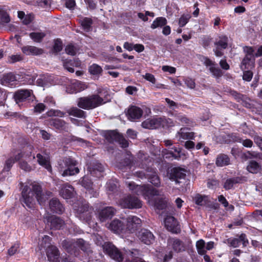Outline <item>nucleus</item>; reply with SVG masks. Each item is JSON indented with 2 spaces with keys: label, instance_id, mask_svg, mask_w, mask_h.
I'll use <instances>...</instances> for the list:
<instances>
[{
  "label": "nucleus",
  "instance_id": "f257e3e1",
  "mask_svg": "<svg viewBox=\"0 0 262 262\" xmlns=\"http://www.w3.org/2000/svg\"><path fill=\"white\" fill-rule=\"evenodd\" d=\"M77 164L78 162L73 158L65 157L59 164V171L63 177L74 175L79 172Z\"/></svg>",
  "mask_w": 262,
  "mask_h": 262
},
{
  "label": "nucleus",
  "instance_id": "f03ea898",
  "mask_svg": "<svg viewBox=\"0 0 262 262\" xmlns=\"http://www.w3.org/2000/svg\"><path fill=\"white\" fill-rule=\"evenodd\" d=\"M105 102L98 95H92L88 97L80 98L78 101V106L84 110H91L96 108Z\"/></svg>",
  "mask_w": 262,
  "mask_h": 262
},
{
  "label": "nucleus",
  "instance_id": "7ed1b4c3",
  "mask_svg": "<svg viewBox=\"0 0 262 262\" xmlns=\"http://www.w3.org/2000/svg\"><path fill=\"white\" fill-rule=\"evenodd\" d=\"M173 125L171 119L165 117H156L147 119L142 123L143 128L156 129L159 127H166Z\"/></svg>",
  "mask_w": 262,
  "mask_h": 262
},
{
  "label": "nucleus",
  "instance_id": "20e7f679",
  "mask_svg": "<svg viewBox=\"0 0 262 262\" xmlns=\"http://www.w3.org/2000/svg\"><path fill=\"white\" fill-rule=\"evenodd\" d=\"M119 205L123 208L139 209L142 207V203L137 196L130 194L123 196L118 201Z\"/></svg>",
  "mask_w": 262,
  "mask_h": 262
},
{
  "label": "nucleus",
  "instance_id": "39448f33",
  "mask_svg": "<svg viewBox=\"0 0 262 262\" xmlns=\"http://www.w3.org/2000/svg\"><path fill=\"white\" fill-rule=\"evenodd\" d=\"M74 208L76 211V216L80 220L86 222L91 220L92 208L86 202H78L75 204Z\"/></svg>",
  "mask_w": 262,
  "mask_h": 262
},
{
  "label": "nucleus",
  "instance_id": "423d86ee",
  "mask_svg": "<svg viewBox=\"0 0 262 262\" xmlns=\"http://www.w3.org/2000/svg\"><path fill=\"white\" fill-rule=\"evenodd\" d=\"M63 247L67 250L69 253H72L74 248H80L82 251L87 253L91 252L89 250L88 244L82 239H78L76 242L64 240L62 242Z\"/></svg>",
  "mask_w": 262,
  "mask_h": 262
},
{
  "label": "nucleus",
  "instance_id": "0eeeda50",
  "mask_svg": "<svg viewBox=\"0 0 262 262\" xmlns=\"http://www.w3.org/2000/svg\"><path fill=\"white\" fill-rule=\"evenodd\" d=\"M22 198L20 200L21 203L25 206L29 208L34 207L35 204V193L32 189V187L30 188L28 186H25L21 192Z\"/></svg>",
  "mask_w": 262,
  "mask_h": 262
},
{
  "label": "nucleus",
  "instance_id": "6e6552de",
  "mask_svg": "<svg viewBox=\"0 0 262 262\" xmlns=\"http://www.w3.org/2000/svg\"><path fill=\"white\" fill-rule=\"evenodd\" d=\"M104 251L110 257L118 262H121L123 259L122 254L120 251L112 243H105L103 245Z\"/></svg>",
  "mask_w": 262,
  "mask_h": 262
},
{
  "label": "nucleus",
  "instance_id": "1a4fd4ad",
  "mask_svg": "<svg viewBox=\"0 0 262 262\" xmlns=\"http://www.w3.org/2000/svg\"><path fill=\"white\" fill-rule=\"evenodd\" d=\"M125 232L128 231L133 233L136 231L141 225V220L135 215H129L126 219Z\"/></svg>",
  "mask_w": 262,
  "mask_h": 262
},
{
  "label": "nucleus",
  "instance_id": "9d476101",
  "mask_svg": "<svg viewBox=\"0 0 262 262\" xmlns=\"http://www.w3.org/2000/svg\"><path fill=\"white\" fill-rule=\"evenodd\" d=\"M164 224L166 229L172 233H178L181 230L178 221L173 216H167L164 220Z\"/></svg>",
  "mask_w": 262,
  "mask_h": 262
},
{
  "label": "nucleus",
  "instance_id": "9b49d317",
  "mask_svg": "<svg viewBox=\"0 0 262 262\" xmlns=\"http://www.w3.org/2000/svg\"><path fill=\"white\" fill-rule=\"evenodd\" d=\"M47 222L51 229L59 230L64 225V222L55 215L47 216Z\"/></svg>",
  "mask_w": 262,
  "mask_h": 262
},
{
  "label": "nucleus",
  "instance_id": "f8f14e48",
  "mask_svg": "<svg viewBox=\"0 0 262 262\" xmlns=\"http://www.w3.org/2000/svg\"><path fill=\"white\" fill-rule=\"evenodd\" d=\"M202 61L204 64L208 68V70L214 76L219 77L222 76V73L221 70L216 66V64L214 61L206 57H203Z\"/></svg>",
  "mask_w": 262,
  "mask_h": 262
},
{
  "label": "nucleus",
  "instance_id": "ddd939ff",
  "mask_svg": "<svg viewBox=\"0 0 262 262\" xmlns=\"http://www.w3.org/2000/svg\"><path fill=\"white\" fill-rule=\"evenodd\" d=\"M116 209L113 207H106L98 212V218L101 222L111 219L115 214Z\"/></svg>",
  "mask_w": 262,
  "mask_h": 262
},
{
  "label": "nucleus",
  "instance_id": "4468645a",
  "mask_svg": "<svg viewBox=\"0 0 262 262\" xmlns=\"http://www.w3.org/2000/svg\"><path fill=\"white\" fill-rule=\"evenodd\" d=\"M168 246L171 248L176 252L185 251V247L184 243L177 238H169L167 241Z\"/></svg>",
  "mask_w": 262,
  "mask_h": 262
},
{
  "label": "nucleus",
  "instance_id": "2eb2a0df",
  "mask_svg": "<svg viewBox=\"0 0 262 262\" xmlns=\"http://www.w3.org/2000/svg\"><path fill=\"white\" fill-rule=\"evenodd\" d=\"M86 88L85 84L76 80L71 81V83L67 88V92L70 94L76 93L84 90Z\"/></svg>",
  "mask_w": 262,
  "mask_h": 262
},
{
  "label": "nucleus",
  "instance_id": "dca6fc26",
  "mask_svg": "<svg viewBox=\"0 0 262 262\" xmlns=\"http://www.w3.org/2000/svg\"><path fill=\"white\" fill-rule=\"evenodd\" d=\"M138 237L144 244L150 245L155 240L153 234L148 230L143 229L138 233Z\"/></svg>",
  "mask_w": 262,
  "mask_h": 262
},
{
  "label": "nucleus",
  "instance_id": "f3484780",
  "mask_svg": "<svg viewBox=\"0 0 262 262\" xmlns=\"http://www.w3.org/2000/svg\"><path fill=\"white\" fill-rule=\"evenodd\" d=\"M184 172V170L180 168H173L168 172L169 178L172 181H174L176 183H179V179H183L186 176Z\"/></svg>",
  "mask_w": 262,
  "mask_h": 262
},
{
  "label": "nucleus",
  "instance_id": "a211bd4d",
  "mask_svg": "<svg viewBox=\"0 0 262 262\" xmlns=\"http://www.w3.org/2000/svg\"><path fill=\"white\" fill-rule=\"evenodd\" d=\"M46 254L50 262H59V252L55 246H50L46 249Z\"/></svg>",
  "mask_w": 262,
  "mask_h": 262
},
{
  "label": "nucleus",
  "instance_id": "6ab92c4d",
  "mask_svg": "<svg viewBox=\"0 0 262 262\" xmlns=\"http://www.w3.org/2000/svg\"><path fill=\"white\" fill-rule=\"evenodd\" d=\"M32 91L28 90H21L16 92L14 95V99L17 103L23 101L32 97Z\"/></svg>",
  "mask_w": 262,
  "mask_h": 262
},
{
  "label": "nucleus",
  "instance_id": "aec40b11",
  "mask_svg": "<svg viewBox=\"0 0 262 262\" xmlns=\"http://www.w3.org/2000/svg\"><path fill=\"white\" fill-rule=\"evenodd\" d=\"M1 83L3 85L8 86H14L16 81L15 75L12 73H8L3 75L1 78Z\"/></svg>",
  "mask_w": 262,
  "mask_h": 262
},
{
  "label": "nucleus",
  "instance_id": "412c9836",
  "mask_svg": "<svg viewBox=\"0 0 262 262\" xmlns=\"http://www.w3.org/2000/svg\"><path fill=\"white\" fill-rule=\"evenodd\" d=\"M60 195L65 199L72 198L74 195V188L68 183L62 185Z\"/></svg>",
  "mask_w": 262,
  "mask_h": 262
},
{
  "label": "nucleus",
  "instance_id": "4be33fe9",
  "mask_svg": "<svg viewBox=\"0 0 262 262\" xmlns=\"http://www.w3.org/2000/svg\"><path fill=\"white\" fill-rule=\"evenodd\" d=\"M32 189L35 193V198L38 204L43 205L47 198L45 195L42 194L40 186L36 184H33Z\"/></svg>",
  "mask_w": 262,
  "mask_h": 262
},
{
  "label": "nucleus",
  "instance_id": "5701e85b",
  "mask_svg": "<svg viewBox=\"0 0 262 262\" xmlns=\"http://www.w3.org/2000/svg\"><path fill=\"white\" fill-rule=\"evenodd\" d=\"M142 114L143 111L140 107L132 106L128 110L127 117L129 120L133 121L140 118Z\"/></svg>",
  "mask_w": 262,
  "mask_h": 262
},
{
  "label": "nucleus",
  "instance_id": "b1692460",
  "mask_svg": "<svg viewBox=\"0 0 262 262\" xmlns=\"http://www.w3.org/2000/svg\"><path fill=\"white\" fill-rule=\"evenodd\" d=\"M246 178L244 177H234L227 179L223 185V187L226 190H229L233 188L234 184L242 183L245 182Z\"/></svg>",
  "mask_w": 262,
  "mask_h": 262
},
{
  "label": "nucleus",
  "instance_id": "393cba45",
  "mask_svg": "<svg viewBox=\"0 0 262 262\" xmlns=\"http://www.w3.org/2000/svg\"><path fill=\"white\" fill-rule=\"evenodd\" d=\"M23 53L26 55L37 56L43 53V50L33 46H25L21 48Z\"/></svg>",
  "mask_w": 262,
  "mask_h": 262
},
{
  "label": "nucleus",
  "instance_id": "a878e982",
  "mask_svg": "<svg viewBox=\"0 0 262 262\" xmlns=\"http://www.w3.org/2000/svg\"><path fill=\"white\" fill-rule=\"evenodd\" d=\"M109 229L115 233L125 232V227L119 220H114L110 224Z\"/></svg>",
  "mask_w": 262,
  "mask_h": 262
},
{
  "label": "nucleus",
  "instance_id": "bb28decb",
  "mask_svg": "<svg viewBox=\"0 0 262 262\" xmlns=\"http://www.w3.org/2000/svg\"><path fill=\"white\" fill-rule=\"evenodd\" d=\"M169 202L168 199L164 194L157 197L155 199V206L159 210L165 209Z\"/></svg>",
  "mask_w": 262,
  "mask_h": 262
},
{
  "label": "nucleus",
  "instance_id": "cd10ccee",
  "mask_svg": "<svg viewBox=\"0 0 262 262\" xmlns=\"http://www.w3.org/2000/svg\"><path fill=\"white\" fill-rule=\"evenodd\" d=\"M38 163L46 168L48 170L51 169L49 162V156L46 154H37L36 155Z\"/></svg>",
  "mask_w": 262,
  "mask_h": 262
},
{
  "label": "nucleus",
  "instance_id": "c85d7f7f",
  "mask_svg": "<svg viewBox=\"0 0 262 262\" xmlns=\"http://www.w3.org/2000/svg\"><path fill=\"white\" fill-rule=\"evenodd\" d=\"M49 207L51 211L54 213H61L64 211V208L62 205L57 199H52L50 200Z\"/></svg>",
  "mask_w": 262,
  "mask_h": 262
},
{
  "label": "nucleus",
  "instance_id": "c756f323",
  "mask_svg": "<svg viewBox=\"0 0 262 262\" xmlns=\"http://www.w3.org/2000/svg\"><path fill=\"white\" fill-rule=\"evenodd\" d=\"M27 148H29V150L19 153L15 156V160L16 161H18L21 159H24L27 160L28 162H31L35 160V155H32L31 147L27 146Z\"/></svg>",
  "mask_w": 262,
  "mask_h": 262
},
{
  "label": "nucleus",
  "instance_id": "7c9ffc66",
  "mask_svg": "<svg viewBox=\"0 0 262 262\" xmlns=\"http://www.w3.org/2000/svg\"><path fill=\"white\" fill-rule=\"evenodd\" d=\"M92 175L100 178L102 176L101 173L104 171L103 165L98 162L94 163L90 170Z\"/></svg>",
  "mask_w": 262,
  "mask_h": 262
},
{
  "label": "nucleus",
  "instance_id": "2f4dec72",
  "mask_svg": "<svg viewBox=\"0 0 262 262\" xmlns=\"http://www.w3.org/2000/svg\"><path fill=\"white\" fill-rule=\"evenodd\" d=\"M230 160L229 157L225 154H219L216 158L215 164L219 167H223L230 164Z\"/></svg>",
  "mask_w": 262,
  "mask_h": 262
},
{
  "label": "nucleus",
  "instance_id": "473e14b6",
  "mask_svg": "<svg viewBox=\"0 0 262 262\" xmlns=\"http://www.w3.org/2000/svg\"><path fill=\"white\" fill-rule=\"evenodd\" d=\"M247 170L252 173L256 174L261 170V165L254 160L250 161L247 166Z\"/></svg>",
  "mask_w": 262,
  "mask_h": 262
},
{
  "label": "nucleus",
  "instance_id": "72a5a7b5",
  "mask_svg": "<svg viewBox=\"0 0 262 262\" xmlns=\"http://www.w3.org/2000/svg\"><path fill=\"white\" fill-rule=\"evenodd\" d=\"M193 200L196 205L202 206L207 205L209 202L208 196L198 193L193 198Z\"/></svg>",
  "mask_w": 262,
  "mask_h": 262
},
{
  "label": "nucleus",
  "instance_id": "f704fd0d",
  "mask_svg": "<svg viewBox=\"0 0 262 262\" xmlns=\"http://www.w3.org/2000/svg\"><path fill=\"white\" fill-rule=\"evenodd\" d=\"M147 178L154 186L156 187H159L160 186L161 182L159 177L155 171L148 172V173H147Z\"/></svg>",
  "mask_w": 262,
  "mask_h": 262
},
{
  "label": "nucleus",
  "instance_id": "c9c22d12",
  "mask_svg": "<svg viewBox=\"0 0 262 262\" xmlns=\"http://www.w3.org/2000/svg\"><path fill=\"white\" fill-rule=\"evenodd\" d=\"M80 65V62L78 60H69L63 62V67L64 68L71 73L74 72V67H78Z\"/></svg>",
  "mask_w": 262,
  "mask_h": 262
},
{
  "label": "nucleus",
  "instance_id": "e433bc0d",
  "mask_svg": "<svg viewBox=\"0 0 262 262\" xmlns=\"http://www.w3.org/2000/svg\"><path fill=\"white\" fill-rule=\"evenodd\" d=\"M120 136V134L115 130H108L104 134L106 140L110 143L113 142L114 141L117 142Z\"/></svg>",
  "mask_w": 262,
  "mask_h": 262
},
{
  "label": "nucleus",
  "instance_id": "4c0bfd02",
  "mask_svg": "<svg viewBox=\"0 0 262 262\" xmlns=\"http://www.w3.org/2000/svg\"><path fill=\"white\" fill-rule=\"evenodd\" d=\"M179 136V139H192L194 136L193 132H189L188 128H182L177 133Z\"/></svg>",
  "mask_w": 262,
  "mask_h": 262
},
{
  "label": "nucleus",
  "instance_id": "58836bf2",
  "mask_svg": "<svg viewBox=\"0 0 262 262\" xmlns=\"http://www.w3.org/2000/svg\"><path fill=\"white\" fill-rule=\"evenodd\" d=\"M69 115L78 118H85V112L76 107H72L67 111Z\"/></svg>",
  "mask_w": 262,
  "mask_h": 262
},
{
  "label": "nucleus",
  "instance_id": "ea45409f",
  "mask_svg": "<svg viewBox=\"0 0 262 262\" xmlns=\"http://www.w3.org/2000/svg\"><path fill=\"white\" fill-rule=\"evenodd\" d=\"M127 255L131 258V260H126L125 262H146L142 258H138L137 256L139 255V251L134 249L133 251H129L127 252Z\"/></svg>",
  "mask_w": 262,
  "mask_h": 262
},
{
  "label": "nucleus",
  "instance_id": "a19ab883",
  "mask_svg": "<svg viewBox=\"0 0 262 262\" xmlns=\"http://www.w3.org/2000/svg\"><path fill=\"white\" fill-rule=\"evenodd\" d=\"M135 189L134 190L133 193L136 194L137 195H142L144 196H147V194L149 192V188L145 185H136Z\"/></svg>",
  "mask_w": 262,
  "mask_h": 262
},
{
  "label": "nucleus",
  "instance_id": "79ce46f5",
  "mask_svg": "<svg viewBox=\"0 0 262 262\" xmlns=\"http://www.w3.org/2000/svg\"><path fill=\"white\" fill-rule=\"evenodd\" d=\"M10 21V17L7 12L3 9H0V24L2 27L6 26Z\"/></svg>",
  "mask_w": 262,
  "mask_h": 262
},
{
  "label": "nucleus",
  "instance_id": "37998d69",
  "mask_svg": "<svg viewBox=\"0 0 262 262\" xmlns=\"http://www.w3.org/2000/svg\"><path fill=\"white\" fill-rule=\"evenodd\" d=\"M83 29L88 32L91 30V26L93 24V20L91 18L89 17H83L79 20Z\"/></svg>",
  "mask_w": 262,
  "mask_h": 262
},
{
  "label": "nucleus",
  "instance_id": "c03bdc74",
  "mask_svg": "<svg viewBox=\"0 0 262 262\" xmlns=\"http://www.w3.org/2000/svg\"><path fill=\"white\" fill-rule=\"evenodd\" d=\"M167 21L165 17H157L151 25V28L155 29L158 27H162L165 26Z\"/></svg>",
  "mask_w": 262,
  "mask_h": 262
},
{
  "label": "nucleus",
  "instance_id": "a18cd8bd",
  "mask_svg": "<svg viewBox=\"0 0 262 262\" xmlns=\"http://www.w3.org/2000/svg\"><path fill=\"white\" fill-rule=\"evenodd\" d=\"M53 80L51 76H43L37 79L36 82L39 86H46L51 84Z\"/></svg>",
  "mask_w": 262,
  "mask_h": 262
},
{
  "label": "nucleus",
  "instance_id": "49530a36",
  "mask_svg": "<svg viewBox=\"0 0 262 262\" xmlns=\"http://www.w3.org/2000/svg\"><path fill=\"white\" fill-rule=\"evenodd\" d=\"M50 125L57 129H63L66 128V122L61 119H52L50 122Z\"/></svg>",
  "mask_w": 262,
  "mask_h": 262
},
{
  "label": "nucleus",
  "instance_id": "de8ad7c7",
  "mask_svg": "<svg viewBox=\"0 0 262 262\" xmlns=\"http://www.w3.org/2000/svg\"><path fill=\"white\" fill-rule=\"evenodd\" d=\"M228 41V38L226 36H222L218 41L214 42V45L221 49H225L227 47Z\"/></svg>",
  "mask_w": 262,
  "mask_h": 262
},
{
  "label": "nucleus",
  "instance_id": "09e8293b",
  "mask_svg": "<svg viewBox=\"0 0 262 262\" xmlns=\"http://www.w3.org/2000/svg\"><path fill=\"white\" fill-rule=\"evenodd\" d=\"M46 33L44 32H32L29 34L30 37L36 42H41L42 39L45 37Z\"/></svg>",
  "mask_w": 262,
  "mask_h": 262
},
{
  "label": "nucleus",
  "instance_id": "8fccbe9b",
  "mask_svg": "<svg viewBox=\"0 0 262 262\" xmlns=\"http://www.w3.org/2000/svg\"><path fill=\"white\" fill-rule=\"evenodd\" d=\"M196 247L199 254L204 255L206 253L205 243L204 240L198 241L196 243Z\"/></svg>",
  "mask_w": 262,
  "mask_h": 262
},
{
  "label": "nucleus",
  "instance_id": "3c124183",
  "mask_svg": "<svg viewBox=\"0 0 262 262\" xmlns=\"http://www.w3.org/2000/svg\"><path fill=\"white\" fill-rule=\"evenodd\" d=\"M245 156L248 159L260 160V158H262V153L256 151H247L245 154Z\"/></svg>",
  "mask_w": 262,
  "mask_h": 262
},
{
  "label": "nucleus",
  "instance_id": "603ef678",
  "mask_svg": "<svg viewBox=\"0 0 262 262\" xmlns=\"http://www.w3.org/2000/svg\"><path fill=\"white\" fill-rule=\"evenodd\" d=\"M235 141L242 143L244 147L247 148H250L253 145L252 141L249 139H243L241 138H237V139H235Z\"/></svg>",
  "mask_w": 262,
  "mask_h": 262
},
{
  "label": "nucleus",
  "instance_id": "864d4df0",
  "mask_svg": "<svg viewBox=\"0 0 262 262\" xmlns=\"http://www.w3.org/2000/svg\"><path fill=\"white\" fill-rule=\"evenodd\" d=\"M89 71L91 74L98 75L101 73L102 70L100 66L93 64L89 67Z\"/></svg>",
  "mask_w": 262,
  "mask_h": 262
},
{
  "label": "nucleus",
  "instance_id": "5fc2aeb1",
  "mask_svg": "<svg viewBox=\"0 0 262 262\" xmlns=\"http://www.w3.org/2000/svg\"><path fill=\"white\" fill-rule=\"evenodd\" d=\"M81 185L86 189H90L91 188L92 183L88 177L84 176L80 180Z\"/></svg>",
  "mask_w": 262,
  "mask_h": 262
},
{
  "label": "nucleus",
  "instance_id": "6e6d98bb",
  "mask_svg": "<svg viewBox=\"0 0 262 262\" xmlns=\"http://www.w3.org/2000/svg\"><path fill=\"white\" fill-rule=\"evenodd\" d=\"M40 246L41 247L40 250H41L42 248H45L47 249H48L49 247L50 246H53V245H51L50 237L47 235H45V236L42 238Z\"/></svg>",
  "mask_w": 262,
  "mask_h": 262
},
{
  "label": "nucleus",
  "instance_id": "4d7b16f0",
  "mask_svg": "<svg viewBox=\"0 0 262 262\" xmlns=\"http://www.w3.org/2000/svg\"><path fill=\"white\" fill-rule=\"evenodd\" d=\"M191 18V15L189 14H183L179 19V24L181 27H184Z\"/></svg>",
  "mask_w": 262,
  "mask_h": 262
},
{
  "label": "nucleus",
  "instance_id": "13d9d810",
  "mask_svg": "<svg viewBox=\"0 0 262 262\" xmlns=\"http://www.w3.org/2000/svg\"><path fill=\"white\" fill-rule=\"evenodd\" d=\"M19 167L26 172L31 171L33 169L32 166L29 165L27 162L25 160H21L19 163Z\"/></svg>",
  "mask_w": 262,
  "mask_h": 262
},
{
  "label": "nucleus",
  "instance_id": "bf43d9fd",
  "mask_svg": "<svg viewBox=\"0 0 262 262\" xmlns=\"http://www.w3.org/2000/svg\"><path fill=\"white\" fill-rule=\"evenodd\" d=\"M252 58L253 57L245 56L241 63V68L243 70L249 68V67L251 65L250 63Z\"/></svg>",
  "mask_w": 262,
  "mask_h": 262
},
{
  "label": "nucleus",
  "instance_id": "052dcab7",
  "mask_svg": "<svg viewBox=\"0 0 262 262\" xmlns=\"http://www.w3.org/2000/svg\"><path fill=\"white\" fill-rule=\"evenodd\" d=\"M106 188L108 191L114 192L117 190V185L113 181H110L106 184Z\"/></svg>",
  "mask_w": 262,
  "mask_h": 262
},
{
  "label": "nucleus",
  "instance_id": "680f3d73",
  "mask_svg": "<svg viewBox=\"0 0 262 262\" xmlns=\"http://www.w3.org/2000/svg\"><path fill=\"white\" fill-rule=\"evenodd\" d=\"M65 51L68 55L74 56L76 54L77 51L74 46L68 45L66 47Z\"/></svg>",
  "mask_w": 262,
  "mask_h": 262
},
{
  "label": "nucleus",
  "instance_id": "e2e57ef3",
  "mask_svg": "<svg viewBox=\"0 0 262 262\" xmlns=\"http://www.w3.org/2000/svg\"><path fill=\"white\" fill-rule=\"evenodd\" d=\"M65 113L63 112H61L59 110H51L50 111L47 112V115L49 116H57L62 117L64 115Z\"/></svg>",
  "mask_w": 262,
  "mask_h": 262
},
{
  "label": "nucleus",
  "instance_id": "0e129e2a",
  "mask_svg": "<svg viewBox=\"0 0 262 262\" xmlns=\"http://www.w3.org/2000/svg\"><path fill=\"white\" fill-rule=\"evenodd\" d=\"M15 161H16L15 160V158H10L8 159L5 163V165L4 168V170H6V171H8L10 168L12 167V165L14 163Z\"/></svg>",
  "mask_w": 262,
  "mask_h": 262
},
{
  "label": "nucleus",
  "instance_id": "69168bd1",
  "mask_svg": "<svg viewBox=\"0 0 262 262\" xmlns=\"http://www.w3.org/2000/svg\"><path fill=\"white\" fill-rule=\"evenodd\" d=\"M176 118L177 120L180 121L182 124L189 123V120L185 115H183L181 114L176 115Z\"/></svg>",
  "mask_w": 262,
  "mask_h": 262
},
{
  "label": "nucleus",
  "instance_id": "338daca9",
  "mask_svg": "<svg viewBox=\"0 0 262 262\" xmlns=\"http://www.w3.org/2000/svg\"><path fill=\"white\" fill-rule=\"evenodd\" d=\"M243 51L246 54L245 56L253 57V53L254 50L252 47L245 46L243 47Z\"/></svg>",
  "mask_w": 262,
  "mask_h": 262
},
{
  "label": "nucleus",
  "instance_id": "774afa93",
  "mask_svg": "<svg viewBox=\"0 0 262 262\" xmlns=\"http://www.w3.org/2000/svg\"><path fill=\"white\" fill-rule=\"evenodd\" d=\"M53 49L54 52L58 53L61 51L62 49V43L60 40H56L55 42Z\"/></svg>",
  "mask_w": 262,
  "mask_h": 262
}]
</instances>
